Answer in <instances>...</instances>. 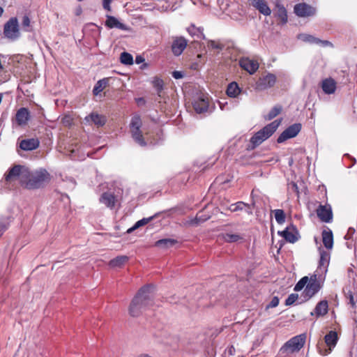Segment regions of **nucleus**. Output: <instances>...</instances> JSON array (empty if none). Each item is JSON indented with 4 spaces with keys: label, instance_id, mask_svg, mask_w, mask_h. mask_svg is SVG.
Returning a JSON list of instances; mask_svg holds the SVG:
<instances>
[{
    "label": "nucleus",
    "instance_id": "obj_1",
    "mask_svg": "<svg viewBox=\"0 0 357 357\" xmlns=\"http://www.w3.org/2000/svg\"><path fill=\"white\" fill-rule=\"evenodd\" d=\"M50 178V174L45 169L31 172L28 167L20 165L10 169L6 176V181L17 180L23 187L29 190L43 188Z\"/></svg>",
    "mask_w": 357,
    "mask_h": 357
},
{
    "label": "nucleus",
    "instance_id": "obj_2",
    "mask_svg": "<svg viewBox=\"0 0 357 357\" xmlns=\"http://www.w3.org/2000/svg\"><path fill=\"white\" fill-rule=\"evenodd\" d=\"M153 289V286L145 285L138 291L128 308L130 316L139 317L145 310L153 306L154 303Z\"/></svg>",
    "mask_w": 357,
    "mask_h": 357
},
{
    "label": "nucleus",
    "instance_id": "obj_3",
    "mask_svg": "<svg viewBox=\"0 0 357 357\" xmlns=\"http://www.w3.org/2000/svg\"><path fill=\"white\" fill-rule=\"evenodd\" d=\"M153 289V286L145 285L138 291L128 308L130 316L139 317L145 310L153 306L154 303Z\"/></svg>",
    "mask_w": 357,
    "mask_h": 357
},
{
    "label": "nucleus",
    "instance_id": "obj_4",
    "mask_svg": "<svg viewBox=\"0 0 357 357\" xmlns=\"http://www.w3.org/2000/svg\"><path fill=\"white\" fill-rule=\"evenodd\" d=\"M280 123V121L275 120L257 132L250 139V143L252 145V148L257 147L269 138L276 131Z\"/></svg>",
    "mask_w": 357,
    "mask_h": 357
},
{
    "label": "nucleus",
    "instance_id": "obj_5",
    "mask_svg": "<svg viewBox=\"0 0 357 357\" xmlns=\"http://www.w3.org/2000/svg\"><path fill=\"white\" fill-rule=\"evenodd\" d=\"M142 122L139 115H134L130 123V131L133 140L140 146H146L148 144V139H146L141 130Z\"/></svg>",
    "mask_w": 357,
    "mask_h": 357
},
{
    "label": "nucleus",
    "instance_id": "obj_6",
    "mask_svg": "<svg viewBox=\"0 0 357 357\" xmlns=\"http://www.w3.org/2000/svg\"><path fill=\"white\" fill-rule=\"evenodd\" d=\"M306 340L305 334H301L293 337L288 340L280 349L282 354H291L298 351L305 344Z\"/></svg>",
    "mask_w": 357,
    "mask_h": 357
},
{
    "label": "nucleus",
    "instance_id": "obj_7",
    "mask_svg": "<svg viewBox=\"0 0 357 357\" xmlns=\"http://www.w3.org/2000/svg\"><path fill=\"white\" fill-rule=\"evenodd\" d=\"M3 35L7 39L14 41L20 36L19 23L17 17H11L4 24Z\"/></svg>",
    "mask_w": 357,
    "mask_h": 357
},
{
    "label": "nucleus",
    "instance_id": "obj_8",
    "mask_svg": "<svg viewBox=\"0 0 357 357\" xmlns=\"http://www.w3.org/2000/svg\"><path fill=\"white\" fill-rule=\"evenodd\" d=\"M318 273L312 274L309 278L308 282L303 292V301H307L314 296L321 289V284L317 278Z\"/></svg>",
    "mask_w": 357,
    "mask_h": 357
},
{
    "label": "nucleus",
    "instance_id": "obj_9",
    "mask_svg": "<svg viewBox=\"0 0 357 357\" xmlns=\"http://www.w3.org/2000/svg\"><path fill=\"white\" fill-rule=\"evenodd\" d=\"M276 82V76L272 73H268L260 77L255 82L254 88L258 91H262L273 87Z\"/></svg>",
    "mask_w": 357,
    "mask_h": 357
},
{
    "label": "nucleus",
    "instance_id": "obj_10",
    "mask_svg": "<svg viewBox=\"0 0 357 357\" xmlns=\"http://www.w3.org/2000/svg\"><path fill=\"white\" fill-rule=\"evenodd\" d=\"M301 123H294L289 126L278 137L277 139L278 143H282L288 139H291L296 137L301 131Z\"/></svg>",
    "mask_w": 357,
    "mask_h": 357
},
{
    "label": "nucleus",
    "instance_id": "obj_11",
    "mask_svg": "<svg viewBox=\"0 0 357 357\" xmlns=\"http://www.w3.org/2000/svg\"><path fill=\"white\" fill-rule=\"evenodd\" d=\"M318 218L324 222H331L333 219L332 209L330 205H319L317 209Z\"/></svg>",
    "mask_w": 357,
    "mask_h": 357
},
{
    "label": "nucleus",
    "instance_id": "obj_12",
    "mask_svg": "<svg viewBox=\"0 0 357 357\" xmlns=\"http://www.w3.org/2000/svg\"><path fill=\"white\" fill-rule=\"evenodd\" d=\"M188 42L186 39L182 36L175 37L172 44V51L174 56H180L183 50L186 48Z\"/></svg>",
    "mask_w": 357,
    "mask_h": 357
},
{
    "label": "nucleus",
    "instance_id": "obj_13",
    "mask_svg": "<svg viewBox=\"0 0 357 357\" xmlns=\"http://www.w3.org/2000/svg\"><path fill=\"white\" fill-rule=\"evenodd\" d=\"M192 105L197 113H204L207 112L208 109V99L204 95L199 96L196 99H195Z\"/></svg>",
    "mask_w": 357,
    "mask_h": 357
},
{
    "label": "nucleus",
    "instance_id": "obj_14",
    "mask_svg": "<svg viewBox=\"0 0 357 357\" xmlns=\"http://www.w3.org/2000/svg\"><path fill=\"white\" fill-rule=\"evenodd\" d=\"M239 65L243 69L251 75L254 74L259 68V63L257 61L247 57L241 58L239 60Z\"/></svg>",
    "mask_w": 357,
    "mask_h": 357
},
{
    "label": "nucleus",
    "instance_id": "obj_15",
    "mask_svg": "<svg viewBox=\"0 0 357 357\" xmlns=\"http://www.w3.org/2000/svg\"><path fill=\"white\" fill-rule=\"evenodd\" d=\"M294 13L299 17H308L315 13V9L305 3H298L294 6Z\"/></svg>",
    "mask_w": 357,
    "mask_h": 357
},
{
    "label": "nucleus",
    "instance_id": "obj_16",
    "mask_svg": "<svg viewBox=\"0 0 357 357\" xmlns=\"http://www.w3.org/2000/svg\"><path fill=\"white\" fill-rule=\"evenodd\" d=\"M30 119V112L27 108L21 107L17 111L15 114V121L19 126H26Z\"/></svg>",
    "mask_w": 357,
    "mask_h": 357
},
{
    "label": "nucleus",
    "instance_id": "obj_17",
    "mask_svg": "<svg viewBox=\"0 0 357 357\" xmlns=\"http://www.w3.org/2000/svg\"><path fill=\"white\" fill-rule=\"evenodd\" d=\"M324 340L326 344L328 347L329 349L328 351L326 349L324 352L320 351V353L322 355H327L332 351L337 342V333L335 331H331L328 334L325 335Z\"/></svg>",
    "mask_w": 357,
    "mask_h": 357
},
{
    "label": "nucleus",
    "instance_id": "obj_18",
    "mask_svg": "<svg viewBox=\"0 0 357 357\" xmlns=\"http://www.w3.org/2000/svg\"><path fill=\"white\" fill-rule=\"evenodd\" d=\"M278 234L291 243L296 242L298 239V233L293 226L287 227L284 231H278Z\"/></svg>",
    "mask_w": 357,
    "mask_h": 357
},
{
    "label": "nucleus",
    "instance_id": "obj_19",
    "mask_svg": "<svg viewBox=\"0 0 357 357\" xmlns=\"http://www.w3.org/2000/svg\"><path fill=\"white\" fill-rule=\"evenodd\" d=\"M320 86L325 94H334L337 89V83L331 77L323 79L320 83Z\"/></svg>",
    "mask_w": 357,
    "mask_h": 357
},
{
    "label": "nucleus",
    "instance_id": "obj_20",
    "mask_svg": "<svg viewBox=\"0 0 357 357\" xmlns=\"http://www.w3.org/2000/svg\"><path fill=\"white\" fill-rule=\"evenodd\" d=\"M320 259L319 263V266L315 273H326L327 271V267L329 264L330 261V255L328 252L324 250L320 249Z\"/></svg>",
    "mask_w": 357,
    "mask_h": 357
},
{
    "label": "nucleus",
    "instance_id": "obj_21",
    "mask_svg": "<svg viewBox=\"0 0 357 357\" xmlns=\"http://www.w3.org/2000/svg\"><path fill=\"white\" fill-rule=\"evenodd\" d=\"M251 5L265 16H268L271 13V10L265 0H251Z\"/></svg>",
    "mask_w": 357,
    "mask_h": 357
},
{
    "label": "nucleus",
    "instance_id": "obj_22",
    "mask_svg": "<svg viewBox=\"0 0 357 357\" xmlns=\"http://www.w3.org/2000/svg\"><path fill=\"white\" fill-rule=\"evenodd\" d=\"M107 20L105 21V26L109 29L116 28L123 31H128L129 27L126 24L121 23L114 16L107 15Z\"/></svg>",
    "mask_w": 357,
    "mask_h": 357
},
{
    "label": "nucleus",
    "instance_id": "obj_23",
    "mask_svg": "<svg viewBox=\"0 0 357 357\" xmlns=\"http://www.w3.org/2000/svg\"><path fill=\"white\" fill-rule=\"evenodd\" d=\"M86 122H92L98 127L103 126L106 123V118L96 113H91L90 115L85 117Z\"/></svg>",
    "mask_w": 357,
    "mask_h": 357
},
{
    "label": "nucleus",
    "instance_id": "obj_24",
    "mask_svg": "<svg viewBox=\"0 0 357 357\" xmlns=\"http://www.w3.org/2000/svg\"><path fill=\"white\" fill-rule=\"evenodd\" d=\"M322 241L324 247L328 250H331L333 247V235L330 229H324L322 231Z\"/></svg>",
    "mask_w": 357,
    "mask_h": 357
},
{
    "label": "nucleus",
    "instance_id": "obj_25",
    "mask_svg": "<svg viewBox=\"0 0 357 357\" xmlns=\"http://www.w3.org/2000/svg\"><path fill=\"white\" fill-rule=\"evenodd\" d=\"M39 146V141L37 139L31 138L23 139L20 144V147L24 151H32L37 149Z\"/></svg>",
    "mask_w": 357,
    "mask_h": 357
},
{
    "label": "nucleus",
    "instance_id": "obj_26",
    "mask_svg": "<svg viewBox=\"0 0 357 357\" xmlns=\"http://www.w3.org/2000/svg\"><path fill=\"white\" fill-rule=\"evenodd\" d=\"M328 305L326 301H321L319 302L313 312H311L312 316L316 315L317 317L324 316L328 312Z\"/></svg>",
    "mask_w": 357,
    "mask_h": 357
},
{
    "label": "nucleus",
    "instance_id": "obj_27",
    "mask_svg": "<svg viewBox=\"0 0 357 357\" xmlns=\"http://www.w3.org/2000/svg\"><path fill=\"white\" fill-rule=\"evenodd\" d=\"M100 202L107 207L113 208L116 202V197L110 192H104L100 198Z\"/></svg>",
    "mask_w": 357,
    "mask_h": 357
},
{
    "label": "nucleus",
    "instance_id": "obj_28",
    "mask_svg": "<svg viewBox=\"0 0 357 357\" xmlns=\"http://www.w3.org/2000/svg\"><path fill=\"white\" fill-rule=\"evenodd\" d=\"M275 15L282 24L287 22V13L283 5L278 3L275 6Z\"/></svg>",
    "mask_w": 357,
    "mask_h": 357
},
{
    "label": "nucleus",
    "instance_id": "obj_29",
    "mask_svg": "<svg viewBox=\"0 0 357 357\" xmlns=\"http://www.w3.org/2000/svg\"><path fill=\"white\" fill-rule=\"evenodd\" d=\"M128 261V257L126 255L118 256L112 259L109 265L112 268H119L121 267Z\"/></svg>",
    "mask_w": 357,
    "mask_h": 357
},
{
    "label": "nucleus",
    "instance_id": "obj_30",
    "mask_svg": "<svg viewBox=\"0 0 357 357\" xmlns=\"http://www.w3.org/2000/svg\"><path fill=\"white\" fill-rule=\"evenodd\" d=\"M176 243L177 241L172 238H163L157 241L155 243V245L160 248L167 249L170 247H172Z\"/></svg>",
    "mask_w": 357,
    "mask_h": 357
},
{
    "label": "nucleus",
    "instance_id": "obj_31",
    "mask_svg": "<svg viewBox=\"0 0 357 357\" xmlns=\"http://www.w3.org/2000/svg\"><path fill=\"white\" fill-rule=\"evenodd\" d=\"M203 28L196 27L195 25H190L187 31L192 36H197L198 38L205 39V36L203 33Z\"/></svg>",
    "mask_w": 357,
    "mask_h": 357
},
{
    "label": "nucleus",
    "instance_id": "obj_32",
    "mask_svg": "<svg viewBox=\"0 0 357 357\" xmlns=\"http://www.w3.org/2000/svg\"><path fill=\"white\" fill-rule=\"evenodd\" d=\"M241 92V89L236 82L230 83L227 89V94L231 98H236Z\"/></svg>",
    "mask_w": 357,
    "mask_h": 357
},
{
    "label": "nucleus",
    "instance_id": "obj_33",
    "mask_svg": "<svg viewBox=\"0 0 357 357\" xmlns=\"http://www.w3.org/2000/svg\"><path fill=\"white\" fill-rule=\"evenodd\" d=\"M209 218L210 216L208 215H199V213H198L195 218L188 220L186 222V224H188V225L197 226L199 223L205 222L206 220L209 219Z\"/></svg>",
    "mask_w": 357,
    "mask_h": 357
},
{
    "label": "nucleus",
    "instance_id": "obj_34",
    "mask_svg": "<svg viewBox=\"0 0 357 357\" xmlns=\"http://www.w3.org/2000/svg\"><path fill=\"white\" fill-rule=\"evenodd\" d=\"M298 38L303 42L309 43H315L318 44L321 40L314 37L313 36L301 33L298 36Z\"/></svg>",
    "mask_w": 357,
    "mask_h": 357
},
{
    "label": "nucleus",
    "instance_id": "obj_35",
    "mask_svg": "<svg viewBox=\"0 0 357 357\" xmlns=\"http://www.w3.org/2000/svg\"><path fill=\"white\" fill-rule=\"evenodd\" d=\"M120 61L124 65H132L133 63V57L130 53L123 52L121 54Z\"/></svg>",
    "mask_w": 357,
    "mask_h": 357
},
{
    "label": "nucleus",
    "instance_id": "obj_36",
    "mask_svg": "<svg viewBox=\"0 0 357 357\" xmlns=\"http://www.w3.org/2000/svg\"><path fill=\"white\" fill-rule=\"evenodd\" d=\"M275 218L276 222L281 225L285 222V214L283 210L282 209H275L273 211Z\"/></svg>",
    "mask_w": 357,
    "mask_h": 357
},
{
    "label": "nucleus",
    "instance_id": "obj_37",
    "mask_svg": "<svg viewBox=\"0 0 357 357\" xmlns=\"http://www.w3.org/2000/svg\"><path fill=\"white\" fill-rule=\"evenodd\" d=\"M107 82L105 79L99 80L96 84L95 85L93 93L95 96L98 95L102 90L105 89L106 86Z\"/></svg>",
    "mask_w": 357,
    "mask_h": 357
},
{
    "label": "nucleus",
    "instance_id": "obj_38",
    "mask_svg": "<svg viewBox=\"0 0 357 357\" xmlns=\"http://www.w3.org/2000/svg\"><path fill=\"white\" fill-rule=\"evenodd\" d=\"M282 111V107L280 105H276L273 107L271 110L268 112V114L266 116V119L267 120H271L275 116H277Z\"/></svg>",
    "mask_w": 357,
    "mask_h": 357
},
{
    "label": "nucleus",
    "instance_id": "obj_39",
    "mask_svg": "<svg viewBox=\"0 0 357 357\" xmlns=\"http://www.w3.org/2000/svg\"><path fill=\"white\" fill-rule=\"evenodd\" d=\"M222 237L226 242L229 243L236 242L238 240L241 239V236L236 234H223Z\"/></svg>",
    "mask_w": 357,
    "mask_h": 357
},
{
    "label": "nucleus",
    "instance_id": "obj_40",
    "mask_svg": "<svg viewBox=\"0 0 357 357\" xmlns=\"http://www.w3.org/2000/svg\"><path fill=\"white\" fill-rule=\"evenodd\" d=\"M207 48L209 50H217L219 51L223 48V45L219 41L208 40Z\"/></svg>",
    "mask_w": 357,
    "mask_h": 357
},
{
    "label": "nucleus",
    "instance_id": "obj_41",
    "mask_svg": "<svg viewBox=\"0 0 357 357\" xmlns=\"http://www.w3.org/2000/svg\"><path fill=\"white\" fill-rule=\"evenodd\" d=\"M309 280V278L307 276L303 277L295 285L294 290L295 291H299L304 288L305 286L307 285Z\"/></svg>",
    "mask_w": 357,
    "mask_h": 357
},
{
    "label": "nucleus",
    "instance_id": "obj_42",
    "mask_svg": "<svg viewBox=\"0 0 357 357\" xmlns=\"http://www.w3.org/2000/svg\"><path fill=\"white\" fill-rule=\"evenodd\" d=\"M153 85L156 89L158 96H160V93L163 90V81L161 79L155 77L153 81Z\"/></svg>",
    "mask_w": 357,
    "mask_h": 357
},
{
    "label": "nucleus",
    "instance_id": "obj_43",
    "mask_svg": "<svg viewBox=\"0 0 357 357\" xmlns=\"http://www.w3.org/2000/svg\"><path fill=\"white\" fill-rule=\"evenodd\" d=\"M245 207H248V205L245 204L243 202H238L236 203L235 204H233L231 206V211H241Z\"/></svg>",
    "mask_w": 357,
    "mask_h": 357
},
{
    "label": "nucleus",
    "instance_id": "obj_44",
    "mask_svg": "<svg viewBox=\"0 0 357 357\" xmlns=\"http://www.w3.org/2000/svg\"><path fill=\"white\" fill-rule=\"evenodd\" d=\"M153 219V216H151V217H149V218H142V219L138 220L135 224V228H137L138 229L139 227L146 225L147 223H149Z\"/></svg>",
    "mask_w": 357,
    "mask_h": 357
},
{
    "label": "nucleus",
    "instance_id": "obj_45",
    "mask_svg": "<svg viewBox=\"0 0 357 357\" xmlns=\"http://www.w3.org/2000/svg\"><path fill=\"white\" fill-rule=\"evenodd\" d=\"M298 298V295L296 294H290L285 301L286 305H291L294 304Z\"/></svg>",
    "mask_w": 357,
    "mask_h": 357
},
{
    "label": "nucleus",
    "instance_id": "obj_46",
    "mask_svg": "<svg viewBox=\"0 0 357 357\" xmlns=\"http://www.w3.org/2000/svg\"><path fill=\"white\" fill-rule=\"evenodd\" d=\"M8 220H3L0 221V236L8 229Z\"/></svg>",
    "mask_w": 357,
    "mask_h": 357
},
{
    "label": "nucleus",
    "instance_id": "obj_47",
    "mask_svg": "<svg viewBox=\"0 0 357 357\" xmlns=\"http://www.w3.org/2000/svg\"><path fill=\"white\" fill-rule=\"evenodd\" d=\"M279 304V298L277 296H274L270 303L267 305L266 308L275 307Z\"/></svg>",
    "mask_w": 357,
    "mask_h": 357
},
{
    "label": "nucleus",
    "instance_id": "obj_48",
    "mask_svg": "<svg viewBox=\"0 0 357 357\" xmlns=\"http://www.w3.org/2000/svg\"><path fill=\"white\" fill-rule=\"evenodd\" d=\"M112 0H103L102 1V6L104 9L110 11L111 10V6L110 4L112 3Z\"/></svg>",
    "mask_w": 357,
    "mask_h": 357
},
{
    "label": "nucleus",
    "instance_id": "obj_49",
    "mask_svg": "<svg viewBox=\"0 0 357 357\" xmlns=\"http://www.w3.org/2000/svg\"><path fill=\"white\" fill-rule=\"evenodd\" d=\"M22 24L24 27H29L30 25V20L29 17L26 15H24L22 19Z\"/></svg>",
    "mask_w": 357,
    "mask_h": 357
},
{
    "label": "nucleus",
    "instance_id": "obj_50",
    "mask_svg": "<svg viewBox=\"0 0 357 357\" xmlns=\"http://www.w3.org/2000/svg\"><path fill=\"white\" fill-rule=\"evenodd\" d=\"M172 76L175 79H181L183 77V73L181 71H174L172 73Z\"/></svg>",
    "mask_w": 357,
    "mask_h": 357
},
{
    "label": "nucleus",
    "instance_id": "obj_51",
    "mask_svg": "<svg viewBox=\"0 0 357 357\" xmlns=\"http://www.w3.org/2000/svg\"><path fill=\"white\" fill-rule=\"evenodd\" d=\"M62 122L65 126H68L71 124V119L70 116H65L62 119Z\"/></svg>",
    "mask_w": 357,
    "mask_h": 357
},
{
    "label": "nucleus",
    "instance_id": "obj_52",
    "mask_svg": "<svg viewBox=\"0 0 357 357\" xmlns=\"http://www.w3.org/2000/svg\"><path fill=\"white\" fill-rule=\"evenodd\" d=\"M135 62L137 64L144 63V58L142 56H141V55L137 56L136 58H135Z\"/></svg>",
    "mask_w": 357,
    "mask_h": 357
},
{
    "label": "nucleus",
    "instance_id": "obj_53",
    "mask_svg": "<svg viewBox=\"0 0 357 357\" xmlns=\"http://www.w3.org/2000/svg\"><path fill=\"white\" fill-rule=\"evenodd\" d=\"M318 44H321L323 46H326V45H331V43L328 42V40H321L319 41V43Z\"/></svg>",
    "mask_w": 357,
    "mask_h": 357
},
{
    "label": "nucleus",
    "instance_id": "obj_54",
    "mask_svg": "<svg viewBox=\"0 0 357 357\" xmlns=\"http://www.w3.org/2000/svg\"><path fill=\"white\" fill-rule=\"evenodd\" d=\"M135 225H134L132 227L129 228L128 230H127V233L128 234H130L131 232H132L133 231H135V229H137V228H135Z\"/></svg>",
    "mask_w": 357,
    "mask_h": 357
},
{
    "label": "nucleus",
    "instance_id": "obj_55",
    "mask_svg": "<svg viewBox=\"0 0 357 357\" xmlns=\"http://www.w3.org/2000/svg\"><path fill=\"white\" fill-rule=\"evenodd\" d=\"M136 101H137V104H141V103L145 102L143 98H139L136 99Z\"/></svg>",
    "mask_w": 357,
    "mask_h": 357
},
{
    "label": "nucleus",
    "instance_id": "obj_56",
    "mask_svg": "<svg viewBox=\"0 0 357 357\" xmlns=\"http://www.w3.org/2000/svg\"><path fill=\"white\" fill-rule=\"evenodd\" d=\"M349 302L352 305V306H354L355 303H354V297L352 295H350Z\"/></svg>",
    "mask_w": 357,
    "mask_h": 357
},
{
    "label": "nucleus",
    "instance_id": "obj_57",
    "mask_svg": "<svg viewBox=\"0 0 357 357\" xmlns=\"http://www.w3.org/2000/svg\"><path fill=\"white\" fill-rule=\"evenodd\" d=\"M147 67H148V64H147V63H144L142 64V66L140 67V68H141L142 70H144V69L146 68Z\"/></svg>",
    "mask_w": 357,
    "mask_h": 357
},
{
    "label": "nucleus",
    "instance_id": "obj_58",
    "mask_svg": "<svg viewBox=\"0 0 357 357\" xmlns=\"http://www.w3.org/2000/svg\"><path fill=\"white\" fill-rule=\"evenodd\" d=\"M246 212L248 213V214H252V211L251 209L248 207V209L246 210Z\"/></svg>",
    "mask_w": 357,
    "mask_h": 357
},
{
    "label": "nucleus",
    "instance_id": "obj_59",
    "mask_svg": "<svg viewBox=\"0 0 357 357\" xmlns=\"http://www.w3.org/2000/svg\"><path fill=\"white\" fill-rule=\"evenodd\" d=\"M3 13V9L0 6V17L2 15Z\"/></svg>",
    "mask_w": 357,
    "mask_h": 357
},
{
    "label": "nucleus",
    "instance_id": "obj_60",
    "mask_svg": "<svg viewBox=\"0 0 357 357\" xmlns=\"http://www.w3.org/2000/svg\"><path fill=\"white\" fill-rule=\"evenodd\" d=\"M78 1H82V0H77Z\"/></svg>",
    "mask_w": 357,
    "mask_h": 357
}]
</instances>
